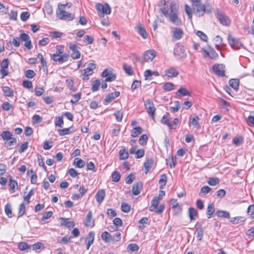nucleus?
Here are the masks:
<instances>
[{
    "mask_svg": "<svg viewBox=\"0 0 254 254\" xmlns=\"http://www.w3.org/2000/svg\"><path fill=\"white\" fill-rule=\"evenodd\" d=\"M170 13L168 15L170 21L174 24L179 26L182 24L181 20L178 17V10L176 4L174 2H171L170 5Z\"/></svg>",
    "mask_w": 254,
    "mask_h": 254,
    "instance_id": "f257e3e1",
    "label": "nucleus"
},
{
    "mask_svg": "<svg viewBox=\"0 0 254 254\" xmlns=\"http://www.w3.org/2000/svg\"><path fill=\"white\" fill-rule=\"evenodd\" d=\"M65 6V4L59 5L58 9L57 11V16L61 20L71 21L74 18V15L65 10L64 8Z\"/></svg>",
    "mask_w": 254,
    "mask_h": 254,
    "instance_id": "f03ea898",
    "label": "nucleus"
},
{
    "mask_svg": "<svg viewBox=\"0 0 254 254\" xmlns=\"http://www.w3.org/2000/svg\"><path fill=\"white\" fill-rule=\"evenodd\" d=\"M192 6L193 13L198 17L203 15L205 12H210V10L206 9V6L202 3L200 0L192 3Z\"/></svg>",
    "mask_w": 254,
    "mask_h": 254,
    "instance_id": "7ed1b4c3",
    "label": "nucleus"
},
{
    "mask_svg": "<svg viewBox=\"0 0 254 254\" xmlns=\"http://www.w3.org/2000/svg\"><path fill=\"white\" fill-rule=\"evenodd\" d=\"M214 14L219 22L223 26H228L231 24V19L222 11L217 9L214 11Z\"/></svg>",
    "mask_w": 254,
    "mask_h": 254,
    "instance_id": "20e7f679",
    "label": "nucleus"
},
{
    "mask_svg": "<svg viewBox=\"0 0 254 254\" xmlns=\"http://www.w3.org/2000/svg\"><path fill=\"white\" fill-rule=\"evenodd\" d=\"M159 201V198L154 197L151 201V205L149 207V210L152 212H155L157 214L162 213L165 209V207L163 204H161L158 206Z\"/></svg>",
    "mask_w": 254,
    "mask_h": 254,
    "instance_id": "39448f33",
    "label": "nucleus"
},
{
    "mask_svg": "<svg viewBox=\"0 0 254 254\" xmlns=\"http://www.w3.org/2000/svg\"><path fill=\"white\" fill-rule=\"evenodd\" d=\"M204 58H208L211 60L216 59L218 57V54L209 46L202 49L200 51Z\"/></svg>",
    "mask_w": 254,
    "mask_h": 254,
    "instance_id": "423d86ee",
    "label": "nucleus"
},
{
    "mask_svg": "<svg viewBox=\"0 0 254 254\" xmlns=\"http://www.w3.org/2000/svg\"><path fill=\"white\" fill-rule=\"evenodd\" d=\"M156 51L153 50H148L143 55L142 57H136V60L140 63L152 61L156 56Z\"/></svg>",
    "mask_w": 254,
    "mask_h": 254,
    "instance_id": "0eeeda50",
    "label": "nucleus"
},
{
    "mask_svg": "<svg viewBox=\"0 0 254 254\" xmlns=\"http://www.w3.org/2000/svg\"><path fill=\"white\" fill-rule=\"evenodd\" d=\"M98 12V15L100 17H104L105 14H110L111 12V9L109 5L107 3L104 4L101 3H97L95 6Z\"/></svg>",
    "mask_w": 254,
    "mask_h": 254,
    "instance_id": "6e6552de",
    "label": "nucleus"
},
{
    "mask_svg": "<svg viewBox=\"0 0 254 254\" xmlns=\"http://www.w3.org/2000/svg\"><path fill=\"white\" fill-rule=\"evenodd\" d=\"M144 106L147 109L148 114L150 115L152 119L154 120L156 109L153 102L150 99H147L145 101Z\"/></svg>",
    "mask_w": 254,
    "mask_h": 254,
    "instance_id": "1a4fd4ad",
    "label": "nucleus"
},
{
    "mask_svg": "<svg viewBox=\"0 0 254 254\" xmlns=\"http://www.w3.org/2000/svg\"><path fill=\"white\" fill-rule=\"evenodd\" d=\"M228 41L229 45L233 49H240L242 46V44L239 40L232 36L230 34L228 36Z\"/></svg>",
    "mask_w": 254,
    "mask_h": 254,
    "instance_id": "9d476101",
    "label": "nucleus"
},
{
    "mask_svg": "<svg viewBox=\"0 0 254 254\" xmlns=\"http://www.w3.org/2000/svg\"><path fill=\"white\" fill-rule=\"evenodd\" d=\"M102 77H106L105 82H112L115 81L116 79V75L113 73L112 70L105 69L102 72Z\"/></svg>",
    "mask_w": 254,
    "mask_h": 254,
    "instance_id": "9b49d317",
    "label": "nucleus"
},
{
    "mask_svg": "<svg viewBox=\"0 0 254 254\" xmlns=\"http://www.w3.org/2000/svg\"><path fill=\"white\" fill-rule=\"evenodd\" d=\"M212 69L214 73L218 76H225V66L223 64H217L213 66Z\"/></svg>",
    "mask_w": 254,
    "mask_h": 254,
    "instance_id": "f8f14e48",
    "label": "nucleus"
},
{
    "mask_svg": "<svg viewBox=\"0 0 254 254\" xmlns=\"http://www.w3.org/2000/svg\"><path fill=\"white\" fill-rule=\"evenodd\" d=\"M69 48L72 51L71 57L73 59L75 60L80 58V53L78 50L79 48L76 45L70 43L69 45Z\"/></svg>",
    "mask_w": 254,
    "mask_h": 254,
    "instance_id": "ddd939ff",
    "label": "nucleus"
},
{
    "mask_svg": "<svg viewBox=\"0 0 254 254\" xmlns=\"http://www.w3.org/2000/svg\"><path fill=\"white\" fill-rule=\"evenodd\" d=\"M96 68V65L93 63H90L88 64V67L84 69L83 75L84 77L83 80H87L88 79V76L92 74L93 73V70Z\"/></svg>",
    "mask_w": 254,
    "mask_h": 254,
    "instance_id": "4468645a",
    "label": "nucleus"
},
{
    "mask_svg": "<svg viewBox=\"0 0 254 254\" xmlns=\"http://www.w3.org/2000/svg\"><path fill=\"white\" fill-rule=\"evenodd\" d=\"M68 55L63 54V55H58V54H53L52 55L53 60L60 64H62L68 60Z\"/></svg>",
    "mask_w": 254,
    "mask_h": 254,
    "instance_id": "2eb2a0df",
    "label": "nucleus"
},
{
    "mask_svg": "<svg viewBox=\"0 0 254 254\" xmlns=\"http://www.w3.org/2000/svg\"><path fill=\"white\" fill-rule=\"evenodd\" d=\"M164 76L170 78L176 77L179 75V71L174 67H171L165 70Z\"/></svg>",
    "mask_w": 254,
    "mask_h": 254,
    "instance_id": "dca6fc26",
    "label": "nucleus"
},
{
    "mask_svg": "<svg viewBox=\"0 0 254 254\" xmlns=\"http://www.w3.org/2000/svg\"><path fill=\"white\" fill-rule=\"evenodd\" d=\"M184 35L183 30L179 28H175L173 30V39L174 40H178L181 39Z\"/></svg>",
    "mask_w": 254,
    "mask_h": 254,
    "instance_id": "f3484780",
    "label": "nucleus"
},
{
    "mask_svg": "<svg viewBox=\"0 0 254 254\" xmlns=\"http://www.w3.org/2000/svg\"><path fill=\"white\" fill-rule=\"evenodd\" d=\"M174 54L179 57L183 58L186 56L185 51L182 46H177L174 49Z\"/></svg>",
    "mask_w": 254,
    "mask_h": 254,
    "instance_id": "a211bd4d",
    "label": "nucleus"
},
{
    "mask_svg": "<svg viewBox=\"0 0 254 254\" xmlns=\"http://www.w3.org/2000/svg\"><path fill=\"white\" fill-rule=\"evenodd\" d=\"M142 187L143 184L141 182H138L134 184L132 189V193L135 195L139 194L142 189Z\"/></svg>",
    "mask_w": 254,
    "mask_h": 254,
    "instance_id": "6ab92c4d",
    "label": "nucleus"
},
{
    "mask_svg": "<svg viewBox=\"0 0 254 254\" xmlns=\"http://www.w3.org/2000/svg\"><path fill=\"white\" fill-rule=\"evenodd\" d=\"M84 224L87 227H93L94 226V221L92 219V212L89 211L87 213Z\"/></svg>",
    "mask_w": 254,
    "mask_h": 254,
    "instance_id": "aec40b11",
    "label": "nucleus"
},
{
    "mask_svg": "<svg viewBox=\"0 0 254 254\" xmlns=\"http://www.w3.org/2000/svg\"><path fill=\"white\" fill-rule=\"evenodd\" d=\"M120 93L119 91L112 92L106 96V97L104 99V101L106 103H109L112 102L116 97H118L120 95Z\"/></svg>",
    "mask_w": 254,
    "mask_h": 254,
    "instance_id": "412c9836",
    "label": "nucleus"
},
{
    "mask_svg": "<svg viewBox=\"0 0 254 254\" xmlns=\"http://www.w3.org/2000/svg\"><path fill=\"white\" fill-rule=\"evenodd\" d=\"M213 43L215 45V48L217 50H220L221 49V46H223V39L222 38L219 36L217 35L215 38H214L213 40Z\"/></svg>",
    "mask_w": 254,
    "mask_h": 254,
    "instance_id": "4be33fe9",
    "label": "nucleus"
},
{
    "mask_svg": "<svg viewBox=\"0 0 254 254\" xmlns=\"http://www.w3.org/2000/svg\"><path fill=\"white\" fill-rule=\"evenodd\" d=\"M105 197V191L104 190H99L96 194L95 197L96 201L99 203H101Z\"/></svg>",
    "mask_w": 254,
    "mask_h": 254,
    "instance_id": "5701e85b",
    "label": "nucleus"
},
{
    "mask_svg": "<svg viewBox=\"0 0 254 254\" xmlns=\"http://www.w3.org/2000/svg\"><path fill=\"white\" fill-rule=\"evenodd\" d=\"M154 164V161L151 158L147 159L144 163L145 173L147 174Z\"/></svg>",
    "mask_w": 254,
    "mask_h": 254,
    "instance_id": "b1692460",
    "label": "nucleus"
},
{
    "mask_svg": "<svg viewBox=\"0 0 254 254\" xmlns=\"http://www.w3.org/2000/svg\"><path fill=\"white\" fill-rule=\"evenodd\" d=\"M0 136L4 141H8V140L11 139L14 137L12 133L9 131H2L0 133Z\"/></svg>",
    "mask_w": 254,
    "mask_h": 254,
    "instance_id": "393cba45",
    "label": "nucleus"
},
{
    "mask_svg": "<svg viewBox=\"0 0 254 254\" xmlns=\"http://www.w3.org/2000/svg\"><path fill=\"white\" fill-rule=\"evenodd\" d=\"M167 182V177L166 174H163L160 176V179L159 180V184L160 185L159 188L160 189H163L166 186Z\"/></svg>",
    "mask_w": 254,
    "mask_h": 254,
    "instance_id": "a878e982",
    "label": "nucleus"
},
{
    "mask_svg": "<svg viewBox=\"0 0 254 254\" xmlns=\"http://www.w3.org/2000/svg\"><path fill=\"white\" fill-rule=\"evenodd\" d=\"M161 122L164 125H167L170 129H174L175 127L173 126L172 124L170 122L169 118L168 117V114L164 115L161 121Z\"/></svg>",
    "mask_w": 254,
    "mask_h": 254,
    "instance_id": "bb28decb",
    "label": "nucleus"
},
{
    "mask_svg": "<svg viewBox=\"0 0 254 254\" xmlns=\"http://www.w3.org/2000/svg\"><path fill=\"white\" fill-rule=\"evenodd\" d=\"M215 212V207L213 203H210L208 204L207 210H206V214L207 215L208 218H211L213 214Z\"/></svg>",
    "mask_w": 254,
    "mask_h": 254,
    "instance_id": "cd10ccee",
    "label": "nucleus"
},
{
    "mask_svg": "<svg viewBox=\"0 0 254 254\" xmlns=\"http://www.w3.org/2000/svg\"><path fill=\"white\" fill-rule=\"evenodd\" d=\"M119 155V158L121 160L127 159L129 156L128 151L125 148L120 150Z\"/></svg>",
    "mask_w": 254,
    "mask_h": 254,
    "instance_id": "c85d7f7f",
    "label": "nucleus"
},
{
    "mask_svg": "<svg viewBox=\"0 0 254 254\" xmlns=\"http://www.w3.org/2000/svg\"><path fill=\"white\" fill-rule=\"evenodd\" d=\"M246 220V218L244 216H238L233 217L230 220L233 224H237L241 222H244Z\"/></svg>",
    "mask_w": 254,
    "mask_h": 254,
    "instance_id": "c756f323",
    "label": "nucleus"
},
{
    "mask_svg": "<svg viewBox=\"0 0 254 254\" xmlns=\"http://www.w3.org/2000/svg\"><path fill=\"white\" fill-rule=\"evenodd\" d=\"M2 91L4 96L6 97H12L13 96V90L8 86H3L2 87Z\"/></svg>",
    "mask_w": 254,
    "mask_h": 254,
    "instance_id": "7c9ffc66",
    "label": "nucleus"
},
{
    "mask_svg": "<svg viewBox=\"0 0 254 254\" xmlns=\"http://www.w3.org/2000/svg\"><path fill=\"white\" fill-rule=\"evenodd\" d=\"M101 238L105 243L112 242V235L107 231H104L102 233Z\"/></svg>",
    "mask_w": 254,
    "mask_h": 254,
    "instance_id": "2f4dec72",
    "label": "nucleus"
},
{
    "mask_svg": "<svg viewBox=\"0 0 254 254\" xmlns=\"http://www.w3.org/2000/svg\"><path fill=\"white\" fill-rule=\"evenodd\" d=\"M215 214L218 217L220 218H229L230 216L229 212L224 210H217L216 211Z\"/></svg>",
    "mask_w": 254,
    "mask_h": 254,
    "instance_id": "473e14b6",
    "label": "nucleus"
},
{
    "mask_svg": "<svg viewBox=\"0 0 254 254\" xmlns=\"http://www.w3.org/2000/svg\"><path fill=\"white\" fill-rule=\"evenodd\" d=\"M189 215L191 220H196L197 212L195 208L190 207L189 209Z\"/></svg>",
    "mask_w": 254,
    "mask_h": 254,
    "instance_id": "72a5a7b5",
    "label": "nucleus"
},
{
    "mask_svg": "<svg viewBox=\"0 0 254 254\" xmlns=\"http://www.w3.org/2000/svg\"><path fill=\"white\" fill-rule=\"evenodd\" d=\"M72 127L68 128H65L64 129H59L58 130V133L61 136H64L70 134L73 132V130H71Z\"/></svg>",
    "mask_w": 254,
    "mask_h": 254,
    "instance_id": "f704fd0d",
    "label": "nucleus"
},
{
    "mask_svg": "<svg viewBox=\"0 0 254 254\" xmlns=\"http://www.w3.org/2000/svg\"><path fill=\"white\" fill-rule=\"evenodd\" d=\"M203 229L201 227L197 228L195 230V233L196 234V237L198 241H200L202 238L203 235Z\"/></svg>",
    "mask_w": 254,
    "mask_h": 254,
    "instance_id": "c9c22d12",
    "label": "nucleus"
},
{
    "mask_svg": "<svg viewBox=\"0 0 254 254\" xmlns=\"http://www.w3.org/2000/svg\"><path fill=\"white\" fill-rule=\"evenodd\" d=\"M74 164L75 166L79 168H82L84 167L85 165V162L80 158H76L74 160Z\"/></svg>",
    "mask_w": 254,
    "mask_h": 254,
    "instance_id": "e433bc0d",
    "label": "nucleus"
},
{
    "mask_svg": "<svg viewBox=\"0 0 254 254\" xmlns=\"http://www.w3.org/2000/svg\"><path fill=\"white\" fill-rule=\"evenodd\" d=\"M229 84L234 90H237L239 88V80L237 79H231L229 80Z\"/></svg>",
    "mask_w": 254,
    "mask_h": 254,
    "instance_id": "4c0bfd02",
    "label": "nucleus"
},
{
    "mask_svg": "<svg viewBox=\"0 0 254 254\" xmlns=\"http://www.w3.org/2000/svg\"><path fill=\"white\" fill-rule=\"evenodd\" d=\"M142 131V129L141 127H138L133 128L131 131V135L133 137H135L140 134Z\"/></svg>",
    "mask_w": 254,
    "mask_h": 254,
    "instance_id": "58836bf2",
    "label": "nucleus"
},
{
    "mask_svg": "<svg viewBox=\"0 0 254 254\" xmlns=\"http://www.w3.org/2000/svg\"><path fill=\"white\" fill-rule=\"evenodd\" d=\"M123 69L125 72L129 75H132L133 73V70L132 67L126 63L123 64Z\"/></svg>",
    "mask_w": 254,
    "mask_h": 254,
    "instance_id": "ea45409f",
    "label": "nucleus"
},
{
    "mask_svg": "<svg viewBox=\"0 0 254 254\" xmlns=\"http://www.w3.org/2000/svg\"><path fill=\"white\" fill-rule=\"evenodd\" d=\"M17 143L16 139L15 137H13L12 139L6 141L4 142V145L8 149H11V147L15 145Z\"/></svg>",
    "mask_w": 254,
    "mask_h": 254,
    "instance_id": "a19ab883",
    "label": "nucleus"
},
{
    "mask_svg": "<svg viewBox=\"0 0 254 254\" xmlns=\"http://www.w3.org/2000/svg\"><path fill=\"white\" fill-rule=\"evenodd\" d=\"M176 95L181 96H190V93L185 88L181 87L177 91Z\"/></svg>",
    "mask_w": 254,
    "mask_h": 254,
    "instance_id": "79ce46f5",
    "label": "nucleus"
},
{
    "mask_svg": "<svg viewBox=\"0 0 254 254\" xmlns=\"http://www.w3.org/2000/svg\"><path fill=\"white\" fill-rule=\"evenodd\" d=\"M5 212L9 218L12 217L11 205L9 203H7L5 206Z\"/></svg>",
    "mask_w": 254,
    "mask_h": 254,
    "instance_id": "37998d69",
    "label": "nucleus"
},
{
    "mask_svg": "<svg viewBox=\"0 0 254 254\" xmlns=\"http://www.w3.org/2000/svg\"><path fill=\"white\" fill-rule=\"evenodd\" d=\"M199 120V118L197 116H195L193 118H190L189 121V126H193L194 127L197 126V128L199 127L198 125V121Z\"/></svg>",
    "mask_w": 254,
    "mask_h": 254,
    "instance_id": "c03bdc74",
    "label": "nucleus"
},
{
    "mask_svg": "<svg viewBox=\"0 0 254 254\" xmlns=\"http://www.w3.org/2000/svg\"><path fill=\"white\" fill-rule=\"evenodd\" d=\"M121 178L120 173L118 171H114L112 174V181L114 182H118Z\"/></svg>",
    "mask_w": 254,
    "mask_h": 254,
    "instance_id": "a18cd8bd",
    "label": "nucleus"
},
{
    "mask_svg": "<svg viewBox=\"0 0 254 254\" xmlns=\"http://www.w3.org/2000/svg\"><path fill=\"white\" fill-rule=\"evenodd\" d=\"M137 31L138 34L141 35L144 39H146L147 38V33L145 29L139 25L137 28Z\"/></svg>",
    "mask_w": 254,
    "mask_h": 254,
    "instance_id": "49530a36",
    "label": "nucleus"
},
{
    "mask_svg": "<svg viewBox=\"0 0 254 254\" xmlns=\"http://www.w3.org/2000/svg\"><path fill=\"white\" fill-rule=\"evenodd\" d=\"M9 187L13 192L15 191V188H17V183L16 181L12 180V177L9 178Z\"/></svg>",
    "mask_w": 254,
    "mask_h": 254,
    "instance_id": "de8ad7c7",
    "label": "nucleus"
},
{
    "mask_svg": "<svg viewBox=\"0 0 254 254\" xmlns=\"http://www.w3.org/2000/svg\"><path fill=\"white\" fill-rule=\"evenodd\" d=\"M207 183L211 186H215L219 183V179L218 178H210Z\"/></svg>",
    "mask_w": 254,
    "mask_h": 254,
    "instance_id": "09e8293b",
    "label": "nucleus"
},
{
    "mask_svg": "<svg viewBox=\"0 0 254 254\" xmlns=\"http://www.w3.org/2000/svg\"><path fill=\"white\" fill-rule=\"evenodd\" d=\"M55 124L56 126L63 127L64 125V120L63 116L56 117L55 119Z\"/></svg>",
    "mask_w": 254,
    "mask_h": 254,
    "instance_id": "8fccbe9b",
    "label": "nucleus"
},
{
    "mask_svg": "<svg viewBox=\"0 0 254 254\" xmlns=\"http://www.w3.org/2000/svg\"><path fill=\"white\" fill-rule=\"evenodd\" d=\"M175 85L172 82H166L163 86V89L165 91H171L174 89Z\"/></svg>",
    "mask_w": 254,
    "mask_h": 254,
    "instance_id": "3c124183",
    "label": "nucleus"
},
{
    "mask_svg": "<svg viewBox=\"0 0 254 254\" xmlns=\"http://www.w3.org/2000/svg\"><path fill=\"white\" fill-rule=\"evenodd\" d=\"M139 247L137 245L135 244H130L127 246V250L129 252H136L138 250Z\"/></svg>",
    "mask_w": 254,
    "mask_h": 254,
    "instance_id": "603ef678",
    "label": "nucleus"
},
{
    "mask_svg": "<svg viewBox=\"0 0 254 254\" xmlns=\"http://www.w3.org/2000/svg\"><path fill=\"white\" fill-rule=\"evenodd\" d=\"M247 213L252 219H254V204L251 205L248 207Z\"/></svg>",
    "mask_w": 254,
    "mask_h": 254,
    "instance_id": "864d4df0",
    "label": "nucleus"
},
{
    "mask_svg": "<svg viewBox=\"0 0 254 254\" xmlns=\"http://www.w3.org/2000/svg\"><path fill=\"white\" fill-rule=\"evenodd\" d=\"M211 190V189L210 187L205 186L201 188L199 194V195H201V194H204L206 195V194L209 193Z\"/></svg>",
    "mask_w": 254,
    "mask_h": 254,
    "instance_id": "5fc2aeb1",
    "label": "nucleus"
},
{
    "mask_svg": "<svg viewBox=\"0 0 254 254\" xmlns=\"http://www.w3.org/2000/svg\"><path fill=\"white\" fill-rule=\"evenodd\" d=\"M135 176L133 174H129L126 178L125 181L127 184H131L135 180Z\"/></svg>",
    "mask_w": 254,
    "mask_h": 254,
    "instance_id": "6e6d98bb",
    "label": "nucleus"
},
{
    "mask_svg": "<svg viewBox=\"0 0 254 254\" xmlns=\"http://www.w3.org/2000/svg\"><path fill=\"white\" fill-rule=\"evenodd\" d=\"M73 98L70 100V102L72 104H75L81 98V93H77L72 95Z\"/></svg>",
    "mask_w": 254,
    "mask_h": 254,
    "instance_id": "4d7b16f0",
    "label": "nucleus"
},
{
    "mask_svg": "<svg viewBox=\"0 0 254 254\" xmlns=\"http://www.w3.org/2000/svg\"><path fill=\"white\" fill-rule=\"evenodd\" d=\"M101 84L100 81L99 80H95L92 86V90L94 92L98 90V88Z\"/></svg>",
    "mask_w": 254,
    "mask_h": 254,
    "instance_id": "13d9d810",
    "label": "nucleus"
},
{
    "mask_svg": "<svg viewBox=\"0 0 254 254\" xmlns=\"http://www.w3.org/2000/svg\"><path fill=\"white\" fill-rule=\"evenodd\" d=\"M114 116L116 117V120L120 122L122 121L123 113L121 111H117L114 113Z\"/></svg>",
    "mask_w": 254,
    "mask_h": 254,
    "instance_id": "bf43d9fd",
    "label": "nucleus"
},
{
    "mask_svg": "<svg viewBox=\"0 0 254 254\" xmlns=\"http://www.w3.org/2000/svg\"><path fill=\"white\" fill-rule=\"evenodd\" d=\"M25 212V206L23 203H21L18 208V217H21Z\"/></svg>",
    "mask_w": 254,
    "mask_h": 254,
    "instance_id": "052dcab7",
    "label": "nucleus"
},
{
    "mask_svg": "<svg viewBox=\"0 0 254 254\" xmlns=\"http://www.w3.org/2000/svg\"><path fill=\"white\" fill-rule=\"evenodd\" d=\"M83 41L86 45L91 44L93 42V38L89 35H85L83 37Z\"/></svg>",
    "mask_w": 254,
    "mask_h": 254,
    "instance_id": "680f3d73",
    "label": "nucleus"
},
{
    "mask_svg": "<svg viewBox=\"0 0 254 254\" xmlns=\"http://www.w3.org/2000/svg\"><path fill=\"white\" fill-rule=\"evenodd\" d=\"M147 139H148L147 136L146 134H143L140 136L139 139V143L141 145L145 144L147 142Z\"/></svg>",
    "mask_w": 254,
    "mask_h": 254,
    "instance_id": "e2e57ef3",
    "label": "nucleus"
},
{
    "mask_svg": "<svg viewBox=\"0 0 254 254\" xmlns=\"http://www.w3.org/2000/svg\"><path fill=\"white\" fill-rule=\"evenodd\" d=\"M196 34L201 40L205 42L207 41V36L205 33H204L202 31H198Z\"/></svg>",
    "mask_w": 254,
    "mask_h": 254,
    "instance_id": "0e129e2a",
    "label": "nucleus"
},
{
    "mask_svg": "<svg viewBox=\"0 0 254 254\" xmlns=\"http://www.w3.org/2000/svg\"><path fill=\"white\" fill-rule=\"evenodd\" d=\"M121 239V234L120 232H117L114 235L112 236V242H117L119 241Z\"/></svg>",
    "mask_w": 254,
    "mask_h": 254,
    "instance_id": "69168bd1",
    "label": "nucleus"
},
{
    "mask_svg": "<svg viewBox=\"0 0 254 254\" xmlns=\"http://www.w3.org/2000/svg\"><path fill=\"white\" fill-rule=\"evenodd\" d=\"M28 146V142L27 141L22 144L19 148L18 149V152L20 153L24 152L27 148Z\"/></svg>",
    "mask_w": 254,
    "mask_h": 254,
    "instance_id": "338daca9",
    "label": "nucleus"
},
{
    "mask_svg": "<svg viewBox=\"0 0 254 254\" xmlns=\"http://www.w3.org/2000/svg\"><path fill=\"white\" fill-rule=\"evenodd\" d=\"M18 248L20 250L25 251L29 249L30 248V247L27 243L25 242H21L19 244Z\"/></svg>",
    "mask_w": 254,
    "mask_h": 254,
    "instance_id": "774afa93",
    "label": "nucleus"
}]
</instances>
